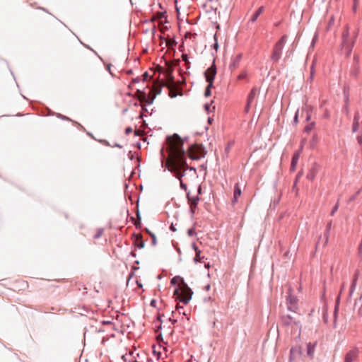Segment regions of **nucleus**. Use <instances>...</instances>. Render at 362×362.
Returning <instances> with one entry per match:
<instances>
[{"label": "nucleus", "instance_id": "1", "mask_svg": "<svg viewBox=\"0 0 362 362\" xmlns=\"http://www.w3.org/2000/svg\"><path fill=\"white\" fill-rule=\"evenodd\" d=\"M172 160L168 170L180 181L185 175V167L187 165L186 154L183 148L184 141L177 134L167 138Z\"/></svg>", "mask_w": 362, "mask_h": 362}, {"label": "nucleus", "instance_id": "2", "mask_svg": "<svg viewBox=\"0 0 362 362\" xmlns=\"http://www.w3.org/2000/svg\"><path fill=\"white\" fill-rule=\"evenodd\" d=\"M341 37V46L344 49H346V56H349L354 46L357 37V33H356L353 37H350L349 27L346 26V28L342 33Z\"/></svg>", "mask_w": 362, "mask_h": 362}, {"label": "nucleus", "instance_id": "3", "mask_svg": "<svg viewBox=\"0 0 362 362\" xmlns=\"http://www.w3.org/2000/svg\"><path fill=\"white\" fill-rule=\"evenodd\" d=\"M286 40H287V36L286 35H284L275 44V45L274 46L273 52H272V54L271 57L272 60H274L275 62H278L280 59V58L281 57L282 50H283L284 46L286 42Z\"/></svg>", "mask_w": 362, "mask_h": 362}, {"label": "nucleus", "instance_id": "4", "mask_svg": "<svg viewBox=\"0 0 362 362\" xmlns=\"http://www.w3.org/2000/svg\"><path fill=\"white\" fill-rule=\"evenodd\" d=\"M173 294H194V293L192 288L185 282L184 279H181L180 286L175 288Z\"/></svg>", "mask_w": 362, "mask_h": 362}, {"label": "nucleus", "instance_id": "5", "mask_svg": "<svg viewBox=\"0 0 362 362\" xmlns=\"http://www.w3.org/2000/svg\"><path fill=\"white\" fill-rule=\"evenodd\" d=\"M216 75V66L215 64V60H214L211 66H209L204 71V77H205L206 81L207 83H210V81H211V83H214V81Z\"/></svg>", "mask_w": 362, "mask_h": 362}, {"label": "nucleus", "instance_id": "6", "mask_svg": "<svg viewBox=\"0 0 362 362\" xmlns=\"http://www.w3.org/2000/svg\"><path fill=\"white\" fill-rule=\"evenodd\" d=\"M360 74V57L358 54H354V62L350 70V75L354 78H357Z\"/></svg>", "mask_w": 362, "mask_h": 362}, {"label": "nucleus", "instance_id": "7", "mask_svg": "<svg viewBox=\"0 0 362 362\" xmlns=\"http://www.w3.org/2000/svg\"><path fill=\"white\" fill-rule=\"evenodd\" d=\"M319 165L316 163H314L307 173L306 178L310 181H313L319 171Z\"/></svg>", "mask_w": 362, "mask_h": 362}, {"label": "nucleus", "instance_id": "8", "mask_svg": "<svg viewBox=\"0 0 362 362\" xmlns=\"http://www.w3.org/2000/svg\"><path fill=\"white\" fill-rule=\"evenodd\" d=\"M358 351L356 349H353L348 351L344 357V362H353L358 357Z\"/></svg>", "mask_w": 362, "mask_h": 362}, {"label": "nucleus", "instance_id": "9", "mask_svg": "<svg viewBox=\"0 0 362 362\" xmlns=\"http://www.w3.org/2000/svg\"><path fill=\"white\" fill-rule=\"evenodd\" d=\"M288 308L294 311L296 309L297 298L296 296H288L286 298Z\"/></svg>", "mask_w": 362, "mask_h": 362}, {"label": "nucleus", "instance_id": "10", "mask_svg": "<svg viewBox=\"0 0 362 362\" xmlns=\"http://www.w3.org/2000/svg\"><path fill=\"white\" fill-rule=\"evenodd\" d=\"M242 57H243V54H238V55H236L235 57H233L231 59V62L229 65V69L231 71H233L239 66Z\"/></svg>", "mask_w": 362, "mask_h": 362}, {"label": "nucleus", "instance_id": "11", "mask_svg": "<svg viewBox=\"0 0 362 362\" xmlns=\"http://www.w3.org/2000/svg\"><path fill=\"white\" fill-rule=\"evenodd\" d=\"M186 197L187 199V201H188L189 205H193V207H197L199 202L200 201V198L198 195L191 197L190 192L188 191L187 192Z\"/></svg>", "mask_w": 362, "mask_h": 362}, {"label": "nucleus", "instance_id": "12", "mask_svg": "<svg viewBox=\"0 0 362 362\" xmlns=\"http://www.w3.org/2000/svg\"><path fill=\"white\" fill-rule=\"evenodd\" d=\"M138 92L141 93V92L138 90ZM141 102L144 103L145 105H151L153 103L154 97L147 96L145 93H142V97L141 98Z\"/></svg>", "mask_w": 362, "mask_h": 362}, {"label": "nucleus", "instance_id": "13", "mask_svg": "<svg viewBox=\"0 0 362 362\" xmlns=\"http://www.w3.org/2000/svg\"><path fill=\"white\" fill-rule=\"evenodd\" d=\"M135 240H134V245L138 248H143L144 247L145 243L142 239V236L140 234L136 235L134 234Z\"/></svg>", "mask_w": 362, "mask_h": 362}, {"label": "nucleus", "instance_id": "14", "mask_svg": "<svg viewBox=\"0 0 362 362\" xmlns=\"http://www.w3.org/2000/svg\"><path fill=\"white\" fill-rule=\"evenodd\" d=\"M257 93V88L256 87H253L247 95V102H248V103H252L255 99Z\"/></svg>", "mask_w": 362, "mask_h": 362}, {"label": "nucleus", "instance_id": "15", "mask_svg": "<svg viewBox=\"0 0 362 362\" xmlns=\"http://www.w3.org/2000/svg\"><path fill=\"white\" fill-rule=\"evenodd\" d=\"M264 7L263 6L258 8V9L252 14L250 21L252 23L255 22L258 17L264 12Z\"/></svg>", "mask_w": 362, "mask_h": 362}, {"label": "nucleus", "instance_id": "16", "mask_svg": "<svg viewBox=\"0 0 362 362\" xmlns=\"http://www.w3.org/2000/svg\"><path fill=\"white\" fill-rule=\"evenodd\" d=\"M316 344H317L316 342H315V343L309 342L307 344V354L310 358H313L314 356Z\"/></svg>", "mask_w": 362, "mask_h": 362}, {"label": "nucleus", "instance_id": "17", "mask_svg": "<svg viewBox=\"0 0 362 362\" xmlns=\"http://www.w3.org/2000/svg\"><path fill=\"white\" fill-rule=\"evenodd\" d=\"M300 154L298 152H296L291 159V170L294 171L296 170V165L299 160Z\"/></svg>", "mask_w": 362, "mask_h": 362}, {"label": "nucleus", "instance_id": "18", "mask_svg": "<svg viewBox=\"0 0 362 362\" xmlns=\"http://www.w3.org/2000/svg\"><path fill=\"white\" fill-rule=\"evenodd\" d=\"M192 298V296H177L176 300L181 302L182 304L186 305L187 304Z\"/></svg>", "mask_w": 362, "mask_h": 362}, {"label": "nucleus", "instance_id": "19", "mask_svg": "<svg viewBox=\"0 0 362 362\" xmlns=\"http://www.w3.org/2000/svg\"><path fill=\"white\" fill-rule=\"evenodd\" d=\"M150 305H151V306H152L153 308H157L158 309H160L162 307L163 300L160 299V296H158V299H152L151 300Z\"/></svg>", "mask_w": 362, "mask_h": 362}, {"label": "nucleus", "instance_id": "20", "mask_svg": "<svg viewBox=\"0 0 362 362\" xmlns=\"http://www.w3.org/2000/svg\"><path fill=\"white\" fill-rule=\"evenodd\" d=\"M332 221H330L329 223H327V226H326V230H325V244L327 243L328 242V240H329V232H330V230H331V228H332Z\"/></svg>", "mask_w": 362, "mask_h": 362}, {"label": "nucleus", "instance_id": "21", "mask_svg": "<svg viewBox=\"0 0 362 362\" xmlns=\"http://www.w3.org/2000/svg\"><path fill=\"white\" fill-rule=\"evenodd\" d=\"M181 279H183L182 277H181L180 276H174L171 280H170V284L171 285L173 286H176L177 285V287L180 286V282H181Z\"/></svg>", "mask_w": 362, "mask_h": 362}, {"label": "nucleus", "instance_id": "22", "mask_svg": "<svg viewBox=\"0 0 362 362\" xmlns=\"http://www.w3.org/2000/svg\"><path fill=\"white\" fill-rule=\"evenodd\" d=\"M213 86H214V83H212L211 81H210V83H208V85L206 87L205 91H204L205 97H209L211 95V88H213Z\"/></svg>", "mask_w": 362, "mask_h": 362}, {"label": "nucleus", "instance_id": "23", "mask_svg": "<svg viewBox=\"0 0 362 362\" xmlns=\"http://www.w3.org/2000/svg\"><path fill=\"white\" fill-rule=\"evenodd\" d=\"M241 189H240V187L238 183H235V186H234V193H233V195L234 197H240L241 195Z\"/></svg>", "mask_w": 362, "mask_h": 362}, {"label": "nucleus", "instance_id": "24", "mask_svg": "<svg viewBox=\"0 0 362 362\" xmlns=\"http://www.w3.org/2000/svg\"><path fill=\"white\" fill-rule=\"evenodd\" d=\"M146 231L150 235V238H151V239H152V241H151L152 245H156V243H157L156 235L154 233H153L152 232H151L148 228H146Z\"/></svg>", "mask_w": 362, "mask_h": 362}, {"label": "nucleus", "instance_id": "25", "mask_svg": "<svg viewBox=\"0 0 362 362\" xmlns=\"http://www.w3.org/2000/svg\"><path fill=\"white\" fill-rule=\"evenodd\" d=\"M315 125V122H310V124H308L307 126L305 127L304 132L305 133H309L310 132H311L313 130V129L314 128Z\"/></svg>", "mask_w": 362, "mask_h": 362}, {"label": "nucleus", "instance_id": "26", "mask_svg": "<svg viewBox=\"0 0 362 362\" xmlns=\"http://www.w3.org/2000/svg\"><path fill=\"white\" fill-rule=\"evenodd\" d=\"M201 251H197V252L195 254V257H194V262L195 263H197L199 262H201L202 259L204 258V257H201Z\"/></svg>", "mask_w": 362, "mask_h": 362}, {"label": "nucleus", "instance_id": "27", "mask_svg": "<svg viewBox=\"0 0 362 362\" xmlns=\"http://www.w3.org/2000/svg\"><path fill=\"white\" fill-rule=\"evenodd\" d=\"M136 216H137L139 220L137 221H135L134 223V224L137 229H140L141 228V216H140V214L139 211H137Z\"/></svg>", "mask_w": 362, "mask_h": 362}, {"label": "nucleus", "instance_id": "28", "mask_svg": "<svg viewBox=\"0 0 362 362\" xmlns=\"http://www.w3.org/2000/svg\"><path fill=\"white\" fill-rule=\"evenodd\" d=\"M103 228H98L96 233L94 235L93 238L95 239H98L100 238L103 235Z\"/></svg>", "mask_w": 362, "mask_h": 362}, {"label": "nucleus", "instance_id": "29", "mask_svg": "<svg viewBox=\"0 0 362 362\" xmlns=\"http://www.w3.org/2000/svg\"><path fill=\"white\" fill-rule=\"evenodd\" d=\"M300 353V350L298 347L292 348L291 349V357H294L296 354H298Z\"/></svg>", "mask_w": 362, "mask_h": 362}, {"label": "nucleus", "instance_id": "30", "mask_svg": "<svg viewBox=\"0 0 362 362\" xmlns=\"http://www.w3.org/2000/svg\"><path fill=\"white\" fill-rule=\"evenodd\" d=\"M214 43L212 45V47L216 49V51L218 50L219 46H218V40H217V36H216V34H215L214 35Z\"/></svg>", "mask_w": 362, "mask_h": 362}, {"label": "nucleus", "instance_id": "31", "mask_svg": "<svg viewBox=\"0 0 362 362\" xmlns=\"http://www.w3.org/2000/svg\"><path fill=\"white\" fill-rule=\"evenodd\" d=\"M339 201H337V202L336 203V204L333 207L332 210L331 211V213H330L331 216H334V214L337 211V210L339 209Z\"/></svg>", "mask_w": 362, "mask_h": 362}, {"label": "nucleus", "instance_id": "32", "mask_svg": "<svg viewBox=\"0 0 362 362\" xmlns=\"http://www.w3.org/2000/svg\"><path fill=\"white\" fill-rule=\"evenodd\" d=\"M360 192H361V189H360V190H358V192H356L354 195H352V196L349 199V200H348V203H350V202H354V201L356 199V197L360 194Z\"/></svg>", "mask_w": 362, "mask_h": 362}, {"label": "nucleus", "instance_id": "33", "mask_svg": "<svg viewBox=\"0 0 362 362\" xmlns=\"http://www.w3.org/2000/svg\"><path fill=\"white\" fill-rule=\"evenodd\" d=\"M247 76V71H243L241 74H240L238 76V80H243V79H245Z\"/></svg>", "mask_w": 362, "mask_h": 362}, {"label": "nucleus", "instance_id": "34", "mask_svg": "<svg viewBox=\"0 0 362 362\" xmlns=\"http://www.w3.org/2000/svg\"><path fill=\"white\" fill-rule=\"evenodd\" d=\"M359 123L358 121H354L352 130L354 132H356L358 129Z\"/></svg>", "mask_w": 362, "mask_h": 362}, {"label": "nucleus", "instance_id": "35", "mask_svg": "<svg viewBox=\"0 0 362 362\" xmlns=\"http://www.w3.org/2000/svg\"><path fill=\"white\" fill-rule=\"evenodd\" d=\"M180 187L181 189H184L186 192V193L188 192L187 186L185 183L183 182L182 180L180 181Z\"/></svg>", "mask_w": 362, "mask_h": 362}, {"label": "nucleus", "instance_id": "36", "mask_svg": "<svg viewBox=\"0 0 362 362\" xmlns=\"http://www.w3.org/2000/svg\"><path fill=\"white\" fill-rule=\"evenodd\" d=\"M188 156H189L191 159H192V160H198V159H199V158H200V156H199V155H195V154H194V153H189L188 154Z\"/></svg>", "mask_w": 362, "mask_h": 362}, {"label": "nucleus", "instance_id": "37", "mask_svg": "<svg viewBox=\"0 0 362 362\" xmlns=\"http://www.w3.org/2000/svg\"><path fill=\"white\" fill-rule=\"evenodd\" d=\"M182 61L185 62V64H190V62L189 61V58H188V56L187 54H182Z\"/></svg>", "mask_w": 362, "mask_h": 362}, {"label": "nucleus", "instance_id": "38", "mask_svg": "<svg viewBox=\"0 0 362 362\" xmlns=\"http://www.w3.org/2000/svg\"><path fill=\"white\" fill-rule=\"evenodd\" d=\"M314 74H315V69H314V65L313 64L311 68H310V81L313 80Z\"/></svg>", "mask_w": 362, "mask_h": 362}, {"label": "nucleus", "instance_id": "39", "mask_svg": "<svg viewBox=\"0 0 362 362\" xmlns=\"http://www.w3.org/2000/svg\"><path fill=\"white\" fill-rule=\"evenodd\" d=\"M252 103H248V102L246 103L245 107V112L248 113L250 110V106Z\"/></svg>", "mask_w": 362, "mask_h": 362}, {"label": "nucleus", "instance_id": "40", "mask_svg": "<svg viewBox=\"0 0 362 362\" xmlns=\"http://www.w3.org/2000/svg\"><path fill=\"white\" fill-rule=\"evenodd\" d=\"M187 234L189 236H193L195 234V230L193 228L188 229Z\"/></svg>", "mask_w": 362, "mask_h": 362}, {"label": "nucleus", "instance_id": "41", "mask_svg": "<svg viewBox=\"0 0 362 362\" xmlns=\"http://www.w3.org/2000/svg\"><path fill=\"white\" fill-rule=\"evenodd\" d=\"M197 207H193V205H189V211L192 215H194L195 213Z\"/></svg>", "mask_w": 362, "mask_h": 362}, {"label": "nucleus", "instance_id": "42", "mask_svg": "<svg viewBox=\"0 0 362 362\" xmlns=\"http://www.w3.org/2000/svg\"><path fill=\"white\" fill-rule=\"evenodd\" d=\"M192 248H193V250L195 251V253H197V251H201V250L198 248V247H197V245H196V243H193L192 244Z\"/></svg>", "mask_w": 362, "mask_h": 362}, {"label": "nucleus", "instance_id": "43", "mask_svg": "<svg viewBox=\"0 0 362 362\" xmlns=\"http://www.w3.org/2000/svg\"><path fill=\"white\" fill-rule=\"evenodd\" d=\"M57 117H59V118H62V119H63L64 120H67V121L70 120V119L69 117H67L66 116H64V115H62L61 114H58Z\"/></svg>", "mask_w": 362, "mask_h": 362}, {"label": "nucleus", "instance_id": "44", "mask_svg": "<svg viewBox=\"0 0 362 362\" xmlns=\"http://www.w3.org/2000/svg\"><path fill=\"white\" fill-rule=\"evenodd\" d=\"M141 81L139 77L133 78L132 82L134 83H139Z\"/></svg>", "mask_w": 362, "mask_h": 362}, {"label": "nucleus", "instance_id": "45", "mask_svg": "<svg viewBox=\"0 0 362 362\" xmlns=\"http://www.w3.org/2000/svg\"><path fill=\"white\" fill-rule=\"evenodd\" d=\"M202 194V186L201 185H199L198 186V188H197V195H200Z\"/></svg>", "mask_w": 362, "mask_h": 362}, {"label": "nucleus", "instance_id": "46", "mask_svg": "<svg viewBox=\"0 0 362 362\" xmlns=\"http://www.w3.org/2000/svg\"><path fill=\"white\" fill-rule=\"evenodd\" d=\"M132 127H129L126 128V129H125V133H126L127 134H130V133H132Z\"/></svg>", "mask_w": 362, "mask_h": 362}, {"label": "nucleus", "instance_id": "47", "mask_svg": "<svg viewBox=\"0 0 362 362\" xmlns=\"http://www.w3.org/2000/svg\"><path fill=\"white\" fill-rule=\"evenodd\" d=\"M170 230L173 232H175L177 230V228H175V226L173 225V223H172L170 226Z\"/></svg>", "mask_w": 362, "mask_h": 362}, {"label": "nucleus", "instance_id": "48", "mask_svg": "<svg viewBox=\"0 0 362 362\" xmlns=\"http://www.w3.org/2000/svg\"><path fill=\"white\" fill-rule=\"evenodd\" d=\"M165 17V12H160L158 13V18L161 19Z\"/></svg>", "mask_w": 362, "mask_h": 362}, {"label": "nucleus", "instance_id": "49", "mask_svg": "<svg viewBox=\"0 0 362 362\" xmlns=\"http://www.w3.org/2000/svg\"><path fill=\"white\" fill-rule=\"evenodd\" d=\"M238 198H239L238 197H234L233 196V198L232 199V204L234 205L238 202Z\"/></svg>", "mask_w": 362, "mask_h": 362}, {"label": "nucleus", "instance_id": "50", "mask_svg": "<svg viewBox=\"0 0 362 362\" xmlns=\"http://www.w3.org/2000/svg\"><path fill=\"white\" fill-rule=\"evenodd\" d=\"M210 288H211L210 284H206V286H204V291L208 292L210 290Z\"/></svg>", "mask_w": 362, "mask_h": 362}, {"label": "nucleus", "instance_id": "51", "mask_svg": "<svg viewBox=\"0 0 362 362\" xmlns=\"http://www.w3.org/2000/svg\"><path fill=\"white\" fill-rule=\"evenodd\" d=\"M180 303H181V302L178 301V303H177V305H176V308H177V309H179L180 308L181 309H182V308H183V305H182L183 304H180Z\"/></svg>", "mask_w": 362, "mask_h": 362}, {"label": "nucleus", "instance_id": "52", "mask_svg": "<svg viewBox=\"0 0 362 362\" xmlns=\"http://www.w3.org/2000/svg\"><path fill=\"white\" fill-rule=\"evenodd\" d=\"M329 113L327 110L325 111V114H324V118H329Z\"/></svg>", "mask_w": 362, "mask_h": 362}, {"label": "nucleus", "instance_id": "53", "mask_svg": "<svg viewBox=\"0 0 362 362\" xmlns=\"http://www.w3.org/2000/svg\"><path fill=\"white\" fill-rule=\"evenodd\" d=\"M112 147H117V148H122L123 146L117 143H115Z\"/></svg>", "mask_w": 362, "mask_h": 362}, {"label": "nucleus", "instance_id": "54", "mask_svg": "<svg viewBox=\"0 0 362 362\" xmlns=\"http://www.w3.org/2000/svg\"><path fill=\"white\" fill-rule=\"evenodd\" d=\"M186 168H187V169H188V170H193V171H194V172L196 171V168H194V167H187V166L185 167V169H186Z\"/></svg>", "mask_w": 362, "mask_h": 362}, {"label": "nucleus", "instance_id": "55", "mask_svg": "<svg viewBox=\"0 0 362 362\" xmlns=\"http://www.w3.org/2000/svg\"><path fill=\"white\" fill-rule=\"evenodd\" d=\"M293 121H294V122H296V123L298 122V112H297L296 113V115H295V117H294V118H293Z\"/></svg>", "mask_w": 362, "mask_h": 362}, {"label": "nucleus", "instance_id": "56", "mask_svg": "<svg viewBox=\"0 0 362 362\" xmlns=\"http://www.w3.org/2000/svg\"><path fill=\"white\" fill-rule=\"evenodd\" d=\"M204 107H205V109H206L207 111H209V107H210V105H209V103H206V104H205V105H204Z\"/></svg>", "mask_w": 362, "mask_h": 362}, {"label": "nucleus", "instance_id": "57", "mask_svg": "<svg viewBox=\"0 0 362 362\" xmlns=\"http://www.w3.org/2000/svg\"><path fill=\"white\" fill-rule=\"evenodd\" d=\"M127 74L131 75L133 74V71L132 69H129L126 71Z\"/></svg>", "mask_w": 362, "mask_h": 362}, {"label": "nucleus", "instance_id": "58", "mask_svg": "<svg viewBox=\"0 0 362 362\" xmlns=\"http://www.w3.org/2000/svg\"><path fill=\"white\" fill-rule=\"evenodd\" d=\"M358 119H359V117H358V114L355 115L354 121H358Z\"/></svg>", "mask_w": 362, "mask_h": 362}, {"label": "nucleus", "instance_id": "59", "mask_svg": "<svg viewBox=\"0 0 362 362\" xmlns=\"http://www.w3.org/2000/svg\"><path fill=\"white\" fill-rule=\"evenodd\" d=\"M110 68H111V64H108V65H107V70L109 71L110 74L111 75H112V72H111V71H110Z\"/></svg>", "mask_w": 362, "mask_h": 362}, {"label": "nucleus", "instance_id": "60", "mask_svg": "<svg viewBox=\"0 0 362 362\" xmlns=\"http://www.w3.org/2000/svg\"><path fill=\"white\" fill-rule=\"evenodd\" d=\"M310 117H311L310 115L308 114L307 116H306L305 120L307 122L309 121L310 119Z\"/></svg>", "mask_w": 362, "mask_h": 362}, {"label": "nucleus", "instance_id": "61", "mask_svg": "<svg viewBox=\"0 0 362 362\" xmlns=\"http://www.w3.org/2000/svg\"><path fill=\"white\" fill-rule=\"evenodd\" d=\"M130 255H132V257H136V253H135V252L132 251V252H130Z\"/></svg>", "mask_w": 362, "mask_h": 362}, {"label": "nucleus", "instance_id": "62", "mask_svg": "<svg viewBox=\"0 0 362 362\" xmlns=\"http://www.w3.org/2000/svg\"><path fill=\"white\" fill-rule=\"evenodd\" d=\"M142 112H147V109L146 107V105L142 107Z\"/></svg>", "mask_w": 362, "mask_h": 362}, {"label": "nucleus", "instance_id": "63", "mask_svg": "<svg viewBox=\"0 0 362 362\" xmlns=\"http://www.w3.org/2000/svg\"><path fill=\"white\" fill-rule=\"evenodd\" d=\"M339 302V297L338 296L336 299V303L338 304Z\"/></svg>", "mask_w": 362, "mask_h": 362}, {"label": "nucleus", "instance_id": "64", "mask_svg": "<svg viewBox=\"0 0 362 362\" xmlns=\"http://www.w3.org/2000/svg\"><path fill=\"white\" fill-rule=\"evenodd\" d=\"M186 66H187V69H189L190 68V64H186Z\"/></svg>", "mask_w": 362, "mask_h": 362}]
</instances>
